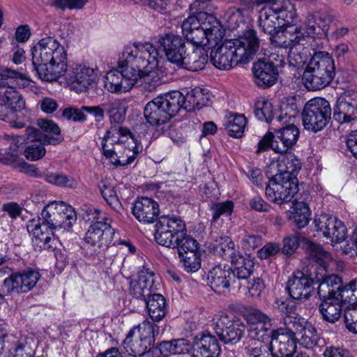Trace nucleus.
I'll return each instance as SVG.
<instances>
[{
    "label": "nucleus",
    "instance_id": "4c0bfd02",
    "mask_svg": "<svg viewBox=\"0 0 357 357\" xmlns=\"http://www.w3.org/2000/svg\"><path fill=\"white\" fill-rule=\"evenodd\" d=\"M10 138L13 140V145H10L8 151L0 150V162L5 165H12L16 169L17 164L22 158H20L21 152L18 150L20 144H23L26 139L25 135H12Z\"/></svg>",
    "mask_w": 357,
    "mask_h": 357
},
{
    "label": "nucleus",
    "instance_id": "473e14b6",
    "mask_svg": "<svg viewBox=\"0 0 357 357\" xmlns=\"http://www.w3.org/2000/svg\"><path fill=\"white\" fill-rule=\"evenodd\" d=\"M257 23L261 31L270 35L271 43L272 42L273 36L278 34V32L282 28L278 20V16L276 15L271 4H266V6L261 9Z\"/></svg>",
    "mask_w": 357,
    "mask_h": 357
},
{
    "label": "nucleus",
    "instance_id": "c756f323",
    "mask_svg": "<svg viewBox=\"0 0 357 357\" xmlns=\"http://www.w3.org/2000/svg\"><path fill=\"white\" fill-rule=\"evenodd\" d=\"M208 54L204 47H188L177 66L190 71L204 69L208 61Z\"/></svg>",
    "mask_w": 357,
    "mask_h": 357
},
{
    "label": "nucleus",
    "instance_id": "9b49d317",
    "mask_svg": "<svg viewBox=\"0 0 357 357\" xmlns=\"http://www.w3.org/2000/svg\"><path fill=\"white\" fill-rule=\"evenodd\" d=\"M246 325L241 318L233 314L220 312L213 326L219 340L226 345L239 343L245 334Z\"/></svg>",
    "mask_w": 357,
    "mask_h": 357
},
{
    "label": "nucleus",
    "instance_id": "39448f33",
    "mask_svg": "<svg viewBox=\"0 0 357 357\" xmlns=\"http://www.w3.org/2000/svg\"><path fill=\"white\" fill-rule=\"evenodd\" d=\"M335 74L333 59L327 52H317L308 61L302 82L309 91L321 90L331 83Z\"/></svg>",
    "mask_w": 357,
    "mask_h": 357
},
{
    "label": "nucleus",
    "instance_id": "a18cd8bd",
    "mask_svg": "<svg viewBox=\"0 0 357 357\" xmlns=\"http://www.w3.org/2000/svg\"><path fill=\"white\" fill-rule=\"evenodd\" d=\"M306 244L307 246L309 259L316 262L324 270H326L328 262L332 259L331 254L324 250L319 244L312 241H307Z\"/></svg>",
    "mask_w": 357,
    "mask_h": 357
},
{
    "label": "nucleus",
    "instance_id": "864d4df0",
    "mask_svg": "<svg viewBox=\"0 0 357 357\" xmlns=\"http://www.w3.org/2000/svg\"><path fill=\"white\" fill-rule=\"evenodd\" d=\"M310 214V208L306 203L303 202H296L294 203L291 219L299 228H303L309 222Z\"/></svg>",
    "mask_w": 357,
    "mask_h": 357
},
{
    "label": "nucleus",
    "instance_id": "37998d69",
    "mask_svg": "<svg viewBox=\"0 0 357 357\" xmlns=\"http://www.w3.org/2000/svg\"><path fill=\"white\" fill-rule=\"evenodd\" d=\"M100 194L108 206L116 213H121L123 206L113 185L106 181H101L98 185Z\"/></svg>",
    "mask_w": 357,
    "mask_h": 357
},
{
    "label": "nucleus",
    "instance_id": "dca6fc26",
    "mask_svg": "<svg viewBox=\"0 0 357 357\" xmlns=\"http://www.w3.org/2000/svg\"><path fill=\"white\" fill-rule=\"evenodd\" d=\"M114 229L106 220L96 221L88 229L84 241L94 251L101 248H107L112 242Z\"/></svg>",
    "mask_w": 357,
    "mask_h": 357
},
{
    "label": "nucleus",
    "instance_id": "412c9836",
    "mask_svg": "<svg viewBox=\"0 0 357 357\" xmlns=\"http://www.w3.org/2000/svg\"><path fill=\"white\" fill-rule=\"evenodd\" d=\"M98 79V74L93 68L75 65L66 75V79L77 93L87 91Z\"/></svg>",
    "mask_w": 357,
    "mask_h": 357
},
{
    "label": "nucleus",
    "instance_id": "e2e57ef3",
    "mask_svg": "<svg viewBox=\"0 0 357 357\" xmlns=\"http://www.w3.org/2000/svg\"><path fill=\"white\" fill-rule=\"evenodd\" d=\"M212 212V221L216 222L222 215L229 216L234 210V204L231 201H225L213 204L211 208Z\"/></svg>",
    "mask_w": 357,
    "mask_h": 357
},
{
    "label": "nucleus",
    "instance_id": "4468645a",
    "mask_svg": "<svg viewBox=\"0 0 357 357\" xmlns=\"http://www.w3.org/2000/svg\"><path fill=\"white\" fill-rule=\"evenodd\" d=\"M40 276L38 271L32 269L13 273L3 280L1 292L4 294L27 292L36 286Z\"/></svg>",
    "mask_w": 357,
    "mask_h": 357
},
{
    "label": "nucleus",
    "instance_id": "69168bd1",
    "mask_svg": "<svg viewBox=\"0 0 357 357\" xmlns=\"http://www.w3.org/2000/svg\"><path fill=\"white\" fill-rule=\"evenodd\" d=\"M16 169L21 173L25 174L31 177L43 179L46 171H42L33 164H29L23 159L17 164Z\"/></svg>",
    "mask_w": 357,
    "mask_h": 357
},
{
    "label": "nucleus",
    "instance_id": "0e129e2a",
    "mask_svg": "<svg viewBox=\"0 0 357 357\" xmlns=\"http://www.w3.org/2000/svg\"><path fill=\"white\" fill-rule=\"evenodd\" d=\"M32 144L26 147L24 151V156L31 161H36L42 158L46 153L44 146L40 142L30 140Z\"/></svg>",
    "mask_w": 357,
    "mask_h": 357
},
{
    "label": "nucleus",
    "instance_id": "f8f14e48",
    "mask_svg": "<svg viewBox=\"0 0 357 357\" xmlns=\"http://www.w3.org/2000/svg\"><path fill=\"white\" fill-rule=\"evenodd\" d=\"M298 192V181L287 173L275 174L266 186V198L275 204L289 202Z\"/></svg>",
    "mask_w": 357,
    "mask_h": 357
},
{
    "label": "nucleus",
    "instance_id": "bb28decb",
    "mask_svg": "<svg viewBox=\"0 0 357 357\" xmlns=\"http://www.w3.org/2000/svg\"><path fill=\"white\" fill-rule=\"evenodd\" d=\"M153 271L143 268L138 273L137 278L131 280L129 289L130 294L137 299L144 301L153 291Z\"/></svg>",
    "mask_w": 357,
    "mask_h": 357
},
{
    "label": "nucleus",
    "instance_id": "052dcab7",
    "mask_svg": "<svg viewBox=\"0 0 357 357\" xmlns=\"http://www.w3.org/2000/svg\"><path fill=\"white\" fill-rule=\"evenodd\" d=\"M244 318L250 325L262 324L266 326H272V319L257 308L250 307L248 309L244 314Z\"/></svg>",
    "mask_w": 357,
    "mask_h": 357
},
{
    "label": "nucleus",
    "instance_id": "c85d7f7f",
    "mask_svg": "<svg viewBox=\"0 0 357 357\" xmlns=\"http://www.w3.org/2000/svg\"><path fill=\"white\" fill-rule=\"evenodd\" d=\"M221 349L215 336L203 333L192 343L191 357H218Z\"/></svg>",
    "mask_w": 357,
    "mask_h": 357
},
{
    "label": "nucleus",
    "instance_id": "774afa93",
    "mask_svg": "<svg viewBox=\"0 0 357 357\" xmlns=\"http://www.w3.org/2000/svg\"><path fill=\"white\" fill-rule=\"evenodd\" d=\"M346 328L354 333H357V309H347L344 313Z\"/></svg>",
    "mask_w": 357,
    "mask_h": 357
},
{
    "label": "nucleus",
    "instance_id": "bf43d9fd",
    "mask_svg": "<svg viewBox=\"0 0 357 357\" xmlns=\"http://www.w3.org/2000/svg\"><path fill=\"white\" fill-rule=\"evenodd\" d=\"M296 340H298L300 344L303 347L311 348L317 343V331L314 326L307 324L302 333L296 337Z\"/></svg>",
    "mask_w": 357,
    "mask_h": 357
},
{
    "label": "nucleus",
    "instance_id": "5701e85b",
    "mask_svg": "<svg viewBox=\"0 0 357 357\" xmlns=\"http://www.w3.org/2000/svg\"><path fill=\"white\" fill-rule=\"evenodd\" d=\"M207 279L211 288L218 294L228 293L230 287L236 282L232 268L225 265L214 266L209 271Z\"/></svg>",
    "mask_w": 357,
    "mask_h": 357
},
{
    "label": "nucleus",
    "instance_id": "c9c22d12",
    "mask_svg": "<svg viewBox=\"0 0 357 357\" xmlns=\"http://www.w3.org/2000/svg\"><path fill=\"white\" fill-rule=\"evenodd\" d=\"M19 80H24V75L15 70L6 68L0 73V97L8 94L13 98L17 96L14 92V88L19 84Z\"/></svg>",
    "mask_w": 357,
    "mask_h": 357
},
{
    "label": "nucleus",
    "instance_id": "6ab92c4d",
    "mask_svg": "<svg viewBox=\"0 0 357 357\" xmlns=\"http://www.w3.org/2000/svg\"><path fill=\"white\" fill-rule=\"evenodd\" d=\"M38 126L40 128L49 134L43 133V132L35 128H27L26 129V136L27 140H36L40 142L43 144H59L63 142V138L61 135V130L59 126L52 120L40 119L38 121Z\"/></svg>",
    "mask_w": 357,
    "mask_h": 357
},
{
    "label": "nucleus",
    "instance_id": "4d7b16f0",
    "mask_svg": "<svg viewBox=\"0 0 357 357\" xmlns=\"http://www.w3.org/2000/svg\"><path fill=\"white\" fill-rule=\"evenodd\" d=\"M44 180L50 184L61 188H75L77 185L75 179L63 173H50L46 171Z\"/></svg>",
    "mask_w": 357,
    "mask_h": 357
},
{
    "label": "nucleus",
    "instance_id": "f257e3e1",
    "mask_svg": "<svg viewBox=\"0 0 357 357\" xmlns=\"http://www.w3.org/2000/svg\"><path fill=\"white\" fill-rule=\"evenodd\" d=\"M106 107L105 112L109 114L111 123L114 125L106 132L103 138V154L116 166L130 165L143 147L149 145V137L144 135L138 139L128 128L119 126L125 120L126 112L119 100L106 101Z\"/></svg>",
    "mask_w": 357,
    "mask_h": 357
},
{
    "label": "nucleus",
    "instance_id": "6e6552de",
    "mask_svg": "<svg viewBox=\"0 0 357 357\" xmlns=\"http://www.w3.org/2000/svg\"><path fill=\"white\" fill-rule=\"evenodd\" d=\"M288 109L287 105L282 107L281 112L275 120L278 122L275 126L278 128H271L275 132V139L278 140V143L273 144V150L279 153H285L291 149L300 135L299 129L294 125L297 112L291 109L287 113Z\"/></svg>",
    "mask_w": 357,
    "mask_h": 357
},
{
    "label": "nucleus",
    "instance_id": "680f3d73",
    "mask_svg": "<svg viewBox=\"0 0 357 357\" xmlns=\"http://www.w3.org/2000/svg\"><path fill=\"white\" fill-rule=\"evenodd\" d=\"M183 266L188 273H195L201 267V259L199 252H190L188 255L179 256Z\"/></svg>",
    "mask_w": 357,
    "mask_h": 357
},
{
    "label": "nucleus",
    "instance_id": "de8ad7c7",
    "mask_svg": "<svg viewBox=\"0 0 357 357\" xmlns=\"http://www.w3.org/2000/svg\"><path fill=\"white\" fill-rule=\"evenodd\" d=\"M170 246L166 248L176 249L178 256L188 255L190 252H197L198 251V243L195 239L188 235L186 232L181 236L174 239Z\"/></svg>",
    "mask_w": 357,
    "mask_h": 357
},
{
    "label": "nucleus",
    "instance_id": "8fccbe9b",
    "mask_svg": "<svg viewBox=\"0 0 357 357\" xmlns=\"http://www.w3.org/2000/svg\"><path fill=\"white\" fill-rule=\"evenodd\" d=\"M301 169L300 160L292 153L284 156L281 162L278 165V172L277 174H288L291 178H297L296 175Z\"/></svg>",
    "mask_w": 357,
    "mask_h": 357
},
{
    "label": "nucleus",
    "instance_id": "e433bc0d",
    "mask_svg": "<svg viewBox=\"0 0 357 357\" xmlns=\"http://www.w3.org/2000/svg\"><path fill=\"white\" fill-rule=\"evenodd\" d=\"M317 294L320 299H334L341 287L342 280L336 275H330L319 281Z\"/></svg>",
    "mask_w": 357,
    "mask_h": 357
},
{
    "label": "nucleus",
    "instance_id": "09e8293b",
    "mask_svg": "<svg viewBox=\"0 0 357 357\" xmlns=\"http://www.w3.org/2000/svg\"><path fill=\"white\" fill-rule=\"evenodd\" d=\"M156 326L155 324L149 321H144L131 330H135V335H137L144 342V344L148 345L149 347L152 349L155 340V333H158V331L155 330Z\"/></svg>",
    "mask_w": 357,
    "mask_h": 357
},
{
    "label": "nucleus",
    "instance_id": "a878e982",
    "mask_svg": "<svg viewBox=\"0 0 357 357\" xmlns=\"http://www.w3.org/2000/svg\"><path fill=\"white\" fill-rule=\"evenodd\" d=\"M268 348L273 357H291L297 353L296 338L283 334L281 329H274L271 332Z\"/></svg>",
    "mask_w": 357,
    "mask_h": 357
},
{
    "label": "nucleus",
    "instance_id": "49530a36",
    "mask_svg": "<svg viewBox=\"0 0 357 357\" xmlns=\"http://www.w3.org/2000/svg\"><path fill=\"white\" fill-rule=\"evenodd\" d=\"M247 120L243 114H235L230 116L225 123L227 134L234 138H241L244 133Z\"/></svg>",
    "mask_w": 357,
    "mask_h": 357
},
{
    "label": "nucleus",
    "instance_id": "6e6d98bb",
    "mask_svg": "<svg viewBox=\"0 0 357 357\" xmlns=\"http://www.w3.org/2000/svg\"><path fill=\"white\" fill-rule=\"evenodd\" d=\"M146 71L140 73L139 79L144 91L153 92L162 84L161 77L157 68Z\"/></svg>",
    "mask_w": 357,
    "mask_h": 357
},
{
    "label": "nucleus",
    "instance_id": "2eb2a0df",
    "mask_svg": "<svg viewBox=\"0 0 357 357\" xmlns=\"http://www.w3.org/2000/svg\"><path fill=\"white\" fill-rule=\"evenodd\" d=\"M319 281L317 277L313 278L307 273L297 271L289 278L286 290L294 300H306L311 296L314 284Z\"/></svg>",
    "mask_w": 357,
    "mask_h": 357
},
{
    "label": "nucleus",
    "instance_id": "7c9ffc66",
    "mask_svg": "<svg viewBox=\"0 0 357 357\" xmlns=\"http://www.w3.org/2000/svg\"><path fill=\"white\" fill-rule=\"evenodd\" d=\"M331 23V18L320 13L308 14L303 22L304 30L308 40L310 37L321 38L327 36Z\"/></svg>",
    "mask_w": 357,
    "mask_h": 357
},
{
    "label": "nucleus",
    "instance_id": "f3484780",
    "mask_svg": "<svg viewBox=\"0 0 357 357\" xmlns=\"http://www.w3.org/2000/svg\"><path fill=\"white\" fill-rule=\"evenodd\" d=\"M14 92L17 96L13 98L8 94L0 97V100L3 102L0 105V119L9 123L13 128H22L25 123L16 119V114L25 108V100L15 88Z\"/></svg>",
    "mask_w": 357,
    "mask_h": 357
},
{
    "label": "nucleus",
    "instance_id": "393cba45",
    "mask_svg": "<svg viewBox=\"0 0 357 357\" xmlns=\"http://www.w3.org/2000/svg\"><path fill=\"white\" fill-rule=\"evenodd\" d=\"M252 70L255 84L264 89L274 85L279 75L277 66L266 59H259L254 63Z\"/></svg>",
    "mask_w": 357,
    "mask_h": 357
},
{
    "label": "nucleus",
    "instance_id": "1a4fd4ad",
    "mask_svg": "<svg viewBox=\"0 0 357 357\" xmlns=\"http://www.w3.org/2000/svg\"><path fill=\"white\" fill-rule=\"evenodd\" d=\"M331 119L329 102L321 97L307 102L302 112L303 125L305 130L314 133L322 130Z\"/></svg>",
    "mask_w": 357,
    "mask_h": 357
},
{
    "label": "nucleus",
    "instance_id": "f03ea898",
    "mask_svg": "<svg viewBox=\"0 0 357 357\" xmlns=\"http://www.w3.org/2000/svg\"><path fill=\"white\" fill-rule=\"evenodd\" d=\"M32 64L42 80L56 81L66 73L67 54L57 40L45 37L32 50Z\"/></svg>",
    "mask_w": 357,
    "mask_h": 357
},
{
    "label": "nucleus",
    "instance_id": "0eeeda50",
    "mask_svg": "<svg viewBox=\"0 0 357 357\" xmlns=\"http://www.w3.org/2000/svg\"><path fill=\"white\" fill-rule=\"evenodd\" d=\"M271 43L275 47L289 49L288 59L291 65L300 66L305 63V49L309 40L301 27L291 25L282 27L273 36Z\"/></svg>",
    "mask_w": 357,
    "mask_h": 357
},
{
    "label": "nucleus",
    "instance_id": "20e7f679",
    "mask_svg": "<svg viewBox=\"0 0 357 357\" xmlns=\"http://www.w3.org/2000/svg\"><path fill=\"white\" fill-rule=\"evenodd\" d=\"M159 50L150 43H135L124 47L119 61L138 81L140 73L158 67Z\"/></svg>",
    "mask_w": 357,
    "mask_h": 357
},
{
    "label": "nucleus",
    "instance_id": "423d86ee",
    "mask_svg": "<svg viewBox=\"0 0 357 357\" xmlns=\"http://www.w3.org/2000/svg\"><path fill=\"white\" fill-rule=\"evenodd\" d=\"M183 100L184 96L178 91L160 95L146 105L144 116L152 126L165 124L181 109Z\"/></svg>",
    "mask_w": 357,
    "mask_h": 357
},
{
    "label": "nucleus",
    "instance_id": "aec40b11",
    "mask_svg": "<svg viewBox=\"0 0 357 357\" xmlns=\"http://www.w3.org/2000/svg\"><path fill=\"white\" fill-rule=\"evenodd\" d=\"M137 80L128 69L119 61L117 68L108 72L105 76V87L112 93H123L128 91Z\"/></svg>",
    "mask_w": 357,
    "mask_h": 357
},
{
    "label": "nucleus",
    "instance_id": "c03bdc74",
    "mask_svg": "<svg viewBox=\"0 0 357 357\" xmlns=\"http://www.w3.org/2000/svg\"><path fill=\"white\" fill-rule=\"evenodd\" d=\"M328 220L326 219H322L321 226L326 227L331 226V231H328V239L331 243H339L345 240L347 237V228L341 220L335 218H332Z\"/></svg>",
    "mask_w": 357,
    "mask_h": 357
},
{
    "label": "nucleus",
    "instance_id": "79ce46f5",
    "mask_svg": "<svg viewBox=\"0 0 357 357\" xmlns=\"http://www.w3.org/2000/svg\"><path fill=\"white\" fill-rule=\"evenodd\" d=\"M322 302L319 306V310L324 321L335 323L337 321L342 313V304L335 299H321Z\"/></svg>",
    "mask_w": 357,
    "mask_h": 357
},
{
    "label": "nucleus",
    "instance_id": "cd10ccee",
    "mask_svg": "<svg viewBox=\"0 0 357 357\" xmlns=\"http://www.w3.org/2000/svg\"><path fill=\"white\" fill-rule=\"evenodd\" d=\"M159 205L153 199L142 197L132 204V213L139 222L152 223L159 215Z\"/></svg>",
    "mask_w": 357,
    "mask_h": 357
},
{
    "label": "nucleus",
    "instance_id": "ea45409f",
    "mask_svg": "<svg viewBox=\"0 0 357 357\" xmlns=\"http://www.w3.org/2000/svg\"><path fill=\"white\" fill-rule=\"evenodd\" d=\"M144 302L153 321H160L165 317L167 314L166 301L161 294L152 293Z\"/></svg>",
    "mask_w": 357,
    "mask_h": 357
},
{
    "label": "nucleus",
    "instance_id": "603ef678",
    "mask_svg": "<svg viewBox=\"0 0 357 357\" xmlns=\"http://www.w3.org/2000/svg\"><path fill=\"white\" fill-rule=\"evenodd\" d=\"M335 298L341 304L354 305L357 303V280L351 281L345 286H342L341 284V287Z\"/></svg>",
    "mask_w": 357,
    "mask_h": 357
},
{
    "label": "nucleus",
    "instance_id": "72a5a7b5",
    "mask_svg": "<svg viewBox=\"0 0 357 357\" xmlns=\"http://www.w3.org/2000/svg\"><path fill=\"white\" fill-rule=\"evenodd\" d=\"M210 100V95L207 89L199 87L195 88L189 91L186 96H184L181 109H184L186 112L199 109L204 106H206Z\"/></svg>",
    "mask_w": 357,
    "mask_h": 357
},
{
    "label": "nucleus",
    "instance_id": "f704fd0d",
    "mask_svg": "<svg viewBox=\"0 0 357 357\" xmlns=\"http://www.w3.org/2000/svg\"><path fill=\"white\" fill-rule=\"evenodd\" d=\"M280 112L281 110L278 111L265 98H259L255 102L254 113L259 121L271 123L273 126H275L278 123L275 120Z\"/></svg>",
    "mask_w": 357,
    "mask_h": 357
},
{
    "label": "nucleus",
    "instance_id": "58836bf2",
    "mask_svg": "<svg viewBox=\"0 0 357 357\" xmlns=\"http://www.w3.org/2000/svg\"><path fill=\"white\" fill-rule=\"evenodd\" d=\"M122 347L129 356L133 357H140L151 350L137 335H135V330L128 332L122 342Z\"/></svg>",
    "mask_w": 357,
    "mask_h": 357
},
{
    "label": "nucleus",
    "instance_id": "9d476101",
    "mask_svg": "<svg viewBox=\"0 0 357 357\" xmlns=\"http://www.w3.org/2000/svg\"><path fill=\"white\" fill-rule=\"evenodd\" d=\"M76 220V213L72 206L63 202H53L44 207L37 220L54 229H66L71 228Z\"/></svg>",
    "mask_w": 357,
    "mask_h": 357
},
{
    "label": "nucleus",
    "instance_id": "b1692460",
    "mask_svg": "<svg viewBox=\"0 0 357 357\" xmlns=\"http://www.w3.org/2000/svg\"><path fill=\"white\" fill-rule=\"evenodd\" d=\"M27 230L33 234V245L35 250H49L56 246L54 229L34 219L29 221Z\"/></svg>",
    "mask_w": 357,
    "mask_h": 357
},
{
    "label": "nucleus",
    "instance_id": "a211bd4d",
    "mask_svg": "<svg viewBox=\"0 0 357 357\" xmlns=\"http://www.w3.org/2000/svg\"><path fill=\"white\" fill-rule=\"evenodd\" d=\"M333 118L340 123L357 119V91L347 90L337 99Z\"/></svg>",
    "mask_w": 357,
    "mask_h": 357
},
{
    "label": "nucleus",
    "instance_id": "2f4dec72",
    "mask_svg": "<svg viewBox=\"0 0 357 357\" xmlns=\"http://www.w3.org/2000/svg\"><path fill=\"white\" fill-rule=\"evenodd\" d=\"M257 5L271 4L282 27L294 22L297 14L294 4L289 0H256Z\"/></svg>",
    "mask_w": 357,
    "mask_h": 357
},
{
    "label": "nucleus",
    "instance_id": "5fc2aeb1",
    "mask_svg": "<svg viewBox=\"0 0 357 357\" xmlns=\"http://www.w3.org/2000/svg\"><path fill=\"white\" fill-rule=\"evenodd\" d=\"M284 328H279L282 331V333L289 336L290 337L296 338V335L298 336L302 333V331H303L307 323L304 319L291 316H287L284 319Z\"/></svg>",
    "mask_w": 357,
    "mask_h": 357
},
{
    "label": "nucleus",
    "instance_id": "7ed1b4c3",
    "mask_svg": "<svg viewBox=\"0 0 357 357\" xmlns=\"http://www.w3.org/2000/svg\"><path fill=\"white\" fill-rule=\"evenodd\" d=\"M259 48L257 33L250 29L238 38L226 40L215 46L211 52V62L218 69L229 70L240 63H248Z\"/></svg>",
    "mask_w": 357,
    "mask_h": 357
},
{
    "label": "nucleus",
    "instance_id": "a19ab883",
    "mask_svg": "<svg viewBox=\"0 0 357 357\" xmlns=\"http://www.w3.org/2000/svg\"><path fill=\"white\" fill-rule=\"evenodd\" d=\"M234 268L232 272L235 279L238 280H247L253 271L255 263L250 256H243L238 254L237 256L233 257L231 261Z\"/></svg>",
    "mask_w": 357,
    "mask_h": 357
},
{
    "label": "nucleus",
    "instance_id": "3c124183",
    "mask_svg": "<svg viewBox=\"0 0 357 357\" xmlns=\"http://www.w3.org/2000/svg\"><path fill=\"white\" fill-rule=\"evenodd\" d=\"M214 29L207 33L203 28L194 29L192 31L183 33L185 39L191 44L190 47H203L213 38Z\"/></svg>",
    "mask_w": 357,
    "mask_h": 357
},
{
    "label": "nucleus",
    "instance_id": "13d9d810",
    "mask_svg": "<svg viewBox=\"0 0 357 357\" xmlns=\"http://www.w3.org/2000/svg\"><path fill=\"white\" fill-rule=\"evenodd\" d=\"M215 251L224 259H230V261L233 259V257L237 256L238 254L236 252L234 243L228 236L220 237V238L216 241Z\"/></svg>",
    "mask_w": 357,
    "mask_h": 357
},
{
    "label": "nucleus",
    "instance_id": "338daca9",
    "mask_svg": "<svg viewBox=\"0 0 357 357\" xmlns=\"http://www.w3.org/2000/svg\"><path fill=\"white\" fill-rule=\"evenodd\" d=\"M272 326H266L262 324L261 326L258 325H250L248 329L249 336L254 340L264 342L266 340V337H271V330Z\"/></svg>",
    "mask_w": 357,
    "mask_h": 357
},
{
    "label": "nucleus",
    "instance_id": "4be33fe9",
    "mask_svg": "<svg viewBox=\"0 0 357 357\" xmlns=\"http://www.w3.org/2000/svg\"><path fill=\"white\" fill-rule=\"evenodd\" d=\"M159 53L165 54L168 61L178 64L183 54L187 51L184 40L179 36L174 33H166L158 38ZM162 56L161 54L159 56Z\"/></svg>",
    "mask_w": 357,
    "mask_h": 357
},
{
    "label": "nucleus",
    "instance_id": "ddd939ff",
    "mask_svg": "<svg viewBox=\"0 0 357 357\" xmlns=\"http://www.w3.org/2000/svg\"><path fill=\"white\" fill-rule=\"evenodd\" d=\"M156 243L162 246H170L176 238L186 232L185 222L175 215H162L155 225Z\"/></svg>",
    "mask_w": 357,
    "mask_h": 357
}]
</instances>
